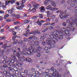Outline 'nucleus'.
Listing matches in <instances>:
<instances>
[{
    "label": "nucleus",
    "instance_id": "obj_1",
    "mask_svg": "<svg viewBox=\"0 0 77 77\" xmlns=\"http://www.w3.org/2000/svg\"><path fill=\"white\" fill-rule=\"evenodd\" d=\"M34 45H35L36 48H37L36 51H35V50H34V46H32L29 47V49L28 50L27 52H26V47L25 48H24V47L23 48V50L22 51V53H21V51H18V53H17L16 51H14L13 52V53L14 55L17 56L18 58H20V54L27 55V54H29V52L30 54H32L33 52V51H37V50L38 51L41 50V48L39 47V44L38 42H35L34 43Z\"/></svg>",
    "mask_w": 77,
    "mask_h": 77
},
{
    "label": "nucleus",
    "instance_id": "obj_2",
    "mask_svg": "<svg viewBox=\"0 0 77 77\" xmlns=\"http://www.w3.org/2000/svg\"><path fill=\"white\" fill-rule=\"evenodd\" d=\"M67 23H68L69 24L67 26V29H71V27H72V26L74 25V23L76 24V23L77 22V20L75 19L74 22V20H73V18H72L70 20V21L69 20H66Z\"/></svg>",
    "mask_w": 77,
    "mask_h": 77
},
{
    "label": "nucleus",
    "instance_id": "obj_3",
    "mask_svg": "<svg viewBox=\"0 0 77 77\" xmlns=\"http://www.w3.org/2000/svg\"><path fill=\"white\" fill-rule=\"evenodd\" d=\"M46 43L49 45L50 46L51 48H54L55 47V41L53 40L51 41V39L50 38H48L46 41Z\"/></svg>",
    "mask_w": 77,
    "mask_h": 77
},
{
    "label": "nucleus",
    "instance_id": "obj_4",
    "mask_svg": "<svg viewBox=\"0 0 77 77\" xmlns=\"http://www.w3.org/2000/svg\"><path fill=\"white\" fill-rule=\"evenodd\" d=\"M60 33H62V32L60 31L56 30V31H54L52 35L51 36V38L53 39V38H54V36H55V37L60 38V37H59V36H58V35H57V34H60Z\"/></svg>",
    "mask_w": 77,
    "mask_h": 77
},
{
    "label": "nucleus",
    "instance_id": "obj_5",
    "mask_svg": "<svg viewBox=\"0 0 77 77\" xmlns=\"http://www.w3.org/2000/svg\"><path fill=\"white\" fill-rule=\"evenodd\" d=\"M51 0H45L44 2V5L47 6V5H49V3H48V2H51V4L52 6H54V7H56V5L55 3L53 2H52Z\"/></svg>",
    "mask_w": 77,
    "mask_h": 77
},
{
    "label": "nucleus",
    "instance_id": "obj_6",
    "mask_svg": "<svg viewBox=\"0 0 77 77\" xmlns=\"http://www.w3.org/2000/svg\"><path fill=\"white\" fill-rule=\"evenodd\" d=\"M26 34H27L28 33V34H32V33H37V34H39L40 32H38V29H36L35 30L34 32H32L30 33V30L28 29L26 30Z\"/></svg>",
    "mask_w": 77,
    "mask_h": 77
},
{
    "label": "nucleus",
    "instance_id": "obj_7",
    "mask_svg": "<svg viewBox=\"0 0 77 77\" xmlns=\"http://www.w3.org/2000/svg\"><path fill=\"white\" fill-rule=\"evenodd\" d=\"M62 30L63 31V34L65 35V36H66L69 33L68 29H66L63 28H62Z\"/></svg>",
    "mask_w": 77,
    "mask_h": 77
},
{
    "label": "nucleus",
    "instance_id": "obj_8",
    "mask_svg": "<svg viewBox=\"0 0 77 77\" xmlns=\"http://www.w3.org/2000/svg\"><path fill=\"white\" fill-rule=\"evenodd\" d=\"M11 68V66L8 65V66H6V65H5L3 66H1L0 68L3 70H6V68H9L10 69V68Z\"/></svg>",
    "mask_w": 77,
    "mask_h": 77
},
{
    "label": "nucleus",
    "instance_id": "obj_9",
    "mask_svg": "<svg viewBox=\"0 0 77 77\" xmlns=\"http://www.w3.org/2000/svg\"><path fill=\"white\" fill-rule=\"evenodd\" d=\"M69 15L68 14H65L64 16L62 14H60V19H62L64 18H66L68 17V16H69Z\"/></svg>",
    "mask_w": 77,
    "mask_h": 77
},
{
    "label": "nucleus",
    "instance_id": "obj_10",
    "mask_svg": "<svg viewBox=\"0 0 77 77\" xmlns=\"http://www.w3.org/2000/svg\"><path fill=\"white\" fill-rule=\"evenodd\" d=\"M9 61L7 62V63L9 64H11V63H15V61L14 60H12V59L11 58H9L8 59Z\"/></svg>",
    "mask_w": 77,
    "mask_h": 77
},
{
    "label": "nucleus",
    "instance_id": "obj_11",
    "mask_svg": "<svg viewBox=\"0 0 77 77\" xmlns=\"http://www.w3.org/2000/svg\"><path fill=\"white\" fill-rule=\"evenodd\" d=\"M18 58L19 59V61H20V60H21L22 62H24V61H25V60H26V58L24 57L21 58V57H20V56H19V58Z\"/></svg>",
    "mask_w": 77,
    "mask_h": 77
},
{
    "label": "nucleus",
    "instance_id": "obj_12",
    "mask_svg": "<svg viewBox=\"0 0 77 77\" xmlns=\"http://www.w3.org/2000/svg\"><path fill=\"white\" fill-rule=\"evenodd\" d=\"M51 71H53L54 72V73H53L52 76H54V75H55V74H54V75H53V74L55 73V74H56V72H56V70L55 69H54V68L52 67L51 69Z\"/></svg>",
    "mask_w": 77,
    "mask_h": 77
},
{
    "label": "nucleus",
    "instance_id": "obj_13",
    "mask_svg": "<svg viewBox=\"0 0 77 77\" xmlns=\"http://www.w3.org/2000/svg\"><path fill=\"white\" fill-rule=\"evenodd\" d=\"M11 47V45H9V44H6L3 46V48L6 49L7 47Z\"/></svg>",
    "mask_w": 77,
    "mask_h": 77
},
{
    "label": "nucleus",
    "instance_id": "obj_14",
    "mask_svg": "<svg viewBox=\"0 0 77 77\" xmlns=\"http://www.w3.org/2000/svg\"><path fill=\"white\" fill-rule=\"evenodd\" d=\"M54 77H61V75L59 74L58 72H56V73H54L53 74V75H54Z\"/></svg>",
    "mask_w": 77,
    "mask_h": 77
},
{
    "label": "nucleus",
    "instance_id": "obj_15",
    "mask_svg": "<svg viewBox=\"0 0 77 77\" xmlns=\"http://www.w3.org/2000/svg\"><path fill=\"white\" fill-rule=\"evenodd\" d=\"M44 21H43L42 20H41V21H39V20H38L37 21V23L38 25H39V26H41L42 23H44Z\"/></svg>",
    "mask_w": 77,
    "mask_h": 77
},
{
    "label": "nucleus",
    "instance_id": "obj_16",
    "mask_svg": "<svg viewBox=\"0 0 77 77\" xmlns=\"http://www.w3.org/2000/svg\"><path fill=\"white\" fill-rule=\"evenodd\" d=\"M52 8V7L50 5L48 6L46 8V9H47V10H50V11H51Z\"/></svg>",
    "mask_w": 77,
    "mask_h": 77
},
{
    "label": "nucleus",
    "instance_id": "obj_17",
    "mask_svg": "<svg viewBox=\"0 0 77 77\" xmlns=\"http://www.w3.org/2000/svg\"><path fill=\"white\" fill-rule=\"evenodd\" d=\"M9 17V15L8 14H5L4 16V19L5 20H6L7 18H8V17Z\"/></svg>",
    "mask_w": 77,
    "mask_h": 77
},
{
    "label": "nucleus",
    "instance_id": "obj_18",
    "mask_svg": "<svg viewBox=\"0 0 77 77\" xmlns=\"http://www.w3.org/2000/svg\"><path fill=\"white\" fill-rule=\"evenodd\" d=\"M44 50H45L46 52L47 53H50V51L48 50V48L45 47V48L44 49Z\"/></svg>",
    "mask_w": 77,
    "mask_h": 77
},
{
    "label": "nucleus",
    "instance_id": "obj_19",
    "mask_svg": "<svg viewBox=\"0 0 77 77\" xmlns=\"http://www.w3.org/2000/svg\"><path fill=\"white\" fill-rule=\"evenodd\" d=\"M14 24L15 25H16V24H21V23H20V22L19 21H17L14 22Z\"/></svg>",
    "mask_w": 77,
    "mask_h": 77
},
{
    "label": "nucleus",
    "instance_id": "obj_20",
    "mask_svg": "<svg viewBox=\"0 0 77 77\" xmlns=\"http://www.w3.org/2000/svg\"><path fill=\"white\" fill-rule=\"evenodd\" d=\"M29 22H30V20H25L24 21V24H28V23H29Z\"/></svg>",
    "mask_w": 77,
    "mask_h": 77
},
{
    "label": "nucleus",
    "instance_id": "obj_21",
    "mask_svg": "<svg viewBox=\"0 0 77 77\" xmlns=\"http://www.w3.org/2000/svg\"><path fill=\"white\" fill-rule=\"evenodd\" d=\"M18 42V40H16V41L15 42H14V44H17V43H18V44H21L22 42Z\"/></svg>",
    "mask_w": 77,
    "mask_h": 77
},
{
    "label": "nucleus",
    "instance_id": "obj_22",
    "mask_svg": "<svg viewBox=\"0 0 77 77\" xmlns=\"http://www.w3.org/2000/svg\"><path fill=\"white\" fill-rule=\"evenodd\" d=\"M16 8L17 9H19V10H22L23 9V7L21 6H19L17 7H16Z\"/></svg>",
    "mask_w": 77,
    "mask_h": 77
},
{
    "label": "nucleus",
    "instance_id": "obj_23",
    "mask_svg": "<svg viewBox=\"0 0 77 77\" xmlns=\"http://www.w3.org/2000/svg\"><path fill=\"white\" fill-rule=\"evenodd\" d=\"M58 9L56 8H53L52 7V8L51 9V11H57V10H58Z\"/></svg>",
    "mask_w": 77,
    "mask_h": 77
},
{
    "label": "nucleus",
    "instance_id": "obj_24",
    "mask_svg": "<svg viewBox=\"0 0 77 77\" xmlns=\"http://www.w3.org/2000/svg\"><path fill=\"white\" fill-rule=\"evenodd\" d=\"M34 6L35 8H37L38 7H39V5L38 4H35L34 5Z\"/></svg>",
    "mask_w": 77,
    "mask_h": 77
},
{
    "label": "nucleus",
    "instance_id": "obj_25",
    "mask_svg": "<svg viewBox=\"0 0 77 77\" xmlns=\"http://www.w3.org/2000/svg\"><path fill=\"white\" fill-rule=\"evenodd\" d=\"M12 12H13V11L11 10H10L8 11V14H12Z\"/></svg>",
    "mask_w": 77,
    "mask_h": 77
},
{
    "label": "nucleus",
    "instance_id": "obj_26",
    "mask_svg": "<svg viewBox=\"0 0 77 77\" xmlns=\"http://www.w3.org/2000/svg\"><path fill=\"white\" fill-rule=\"evenodd\" d=\"M6 37H2L0 36V40H3V39H5Z\"/></svg>",
    "mask_w": 77,
    "mask_h": 77
},
{
    "label": "nucleus",
    "instance_id": "obj_27",
    "mask_svg": "<svg viewBox=\"0 0 77 77\" xmlns=\"http://www.w3.org/2000/svg\"><path fill=\"white\" fill-rule=\"evenodd\" d=\"M13 58H14V60H15V62H16V63H18V60H17V59H16L15 57V56H14Z\"/></svg>",
    "mask_w": 77,
    "mask_h": 77
},
{
    "label": "nucleus",
    "instance_id": "obj_28",
    "mask_svg": "<svg viewBox=\"0 0 77 77\" xmlns=\"http://www.w3.org/2000/svg\"><path fill=\"white\" fill-rule=\"evenodd\" d=\"M61 14H65L66 13V11H61L60 12Z\"/></svg>",
    "mask_w": 77,
    "mask_h": 77
},
{
    "label": "nucleus",
    "instance_id": "obj_29",
    "mask_svg": "<svg viewBox=\"0 0 77 77\" xmlns=\"http://www.w3.org/2000/svg\"><path fill=\"white\" fill-rule=\"evenodd\" d=\"M26 60L27 62H30V61H31V59L29 58H27Z\"/></svg>",
    "mask_w": 77,
    "mask_h": 77
},
{
    "label": "nucleus",
    "instance_id": "obj_30",
    "mask_svg": "<svg viewBox=\"0 0 77 77\" xmlns=\"http://www.w3.org/2000/svg\"><path fill=\"white\" fill-rule=\"evenodd\" d=\"M50 16V11H47V16L48 17H49Z\"/></svg>",
    "mask_w": 77,
    "mask_h": 77
},
{
    "label": "nucleus",
    "instance_id": "obj_31",
    "mask_svg": "<svg viewBox=\"0 0 77 77\" xmlns=\"http://www.w3.org/2000/svg\"><path fill=\"white\" fill-rule=\"evenodd\" d=\"M45 8L44 7H42L41 8V10L42 11H45Z\"/></svg>",
    "mask_w": 77,
    "mask_h": 77
},
{
    "label": "nucleus",
    "instance_id": "obj_32",
    "mask_svg": "<svg viewBox=\"0 0 77 77\" xmlns=\"http://www.w3.org/2000/svg\"><path fill=\"white\" fill-rule=\"evenodd\" d=\"M3 51H2V52H1L0 53V56L2 57V56H3V52H4Z\"/></svg>",
    "mask_w": 77,
    "mask_h": 77
},
{
    "label": "nucleus",
    "instance_id": "obj_33",
    "mask_svg": "<svg viewBox=\"0 0 77 77\" xmlns=\"http://www.w3.org/2000/svg\"><path fill=\"white\" fill-rule=\"evenodd\" d=\"M16 0H11V4H13V3H14L15 2Z\"/></svg>",
    "mask_w": 77,
    "mask_h": 77
},
{
    "label": "nucleus",
    "instance_id": "obj_34",
    "mask_svg": "<svg viewBox=\"0 0 77 77\" xmlns=\"http://www.w3.org/2000/svg\"><path fill=\"white\" fill-rule=\"evenodd\" d=\"M31 11L32 12H35L36 11V8H32L31 10Z\"/></svg>",
    "mask_w": 77,
    "mask_h": 77
},
{
    "label": "nucleus",
    "instance_id": "obj_35",
    "mask_svg": "<svg viewBox=\"0 0 77 77\" xmlns=\"http://www.w3.org/2000/svg\"><path fill=\"white\" fill-rule=\"evenodd\" d=\"M9 30L10 32H13L14 31V29H13L10 28L9 29Z\"/></svg>",
    "mask_w": 77,
    "mask_h": 77
},
{
    "label": "nucleus",
    "instance_id": "obj_36",
    "mask_svg": "<svg viewBox=\"0 0 77 77\" xmlns=\"http://www.w3.org/2000/svg\"><path fill=\"white\" fill-rule=\"evenodd\" d=\"M9 3H10V1H7L5 2V4H6V5H7H7H8L9 4Z\"/></svg>",
    "mask_w": 77,
    "mask_h": 77
},
{
    "label": "nucleus",
    "instance_id": "obj_37",
    "mask_svg": "<svg viewBox=\"0 0 77 77\" xmlns=\"http://www.w3.org/2000/svg\"><path fill=\"white\" fill-rule=\"evenodd\" d=\"M10 21H11V19H8L6 20V22L7 23H9V22H10Z\"/></svg>",
    "mask_w": 77,
    "mask_h": 77
},
{
    "label": "nucleus",
    "instance_id": "obj_38",
    "mask_svg": "<svg viewBox=\"0 0 77 77\" xmlns=\"http://www.w3.org/2000/svg\"><path fill=\"white\" fill-rule=\"evenodd\" d=\"M23 65V63H19L17 65L18 66H21Z\"/></svg>",
    "mask_w": 77,
    "mask_h": 77
},
{
    "label": "nucleus",
    "instance_id": "obj_39",
    "mask_svg": "<svg viewBox=\"0 0 77 77\" xmlns=\"http://www.w3.org/2000/svg\"><path fill=\"white\" fill-rule=\"evenodd\" d=\"M39 17L40 18H43V16L42 14H40L39 15Z\"/></svg>",
    "mask_w": 77,
    "mask_h": 77
},
{
    "label": "nucleus",
    "instance_id": "obj_40",
    "mask_svg": "<svg viewBox=\"0 0 77 77\" xmlns=\"http://www.w3.org/2000/svg\"><path fill=\"white\" fill-rule=\"evenodd\" d=\"M32 19H34V20H36L37 19V17L36 16H34L32 17Z\"/></svg>",
    "mask_w": 77,
    "mask_h": 77
},
{
    "label": "nucleus",
    "instance_id": "obj_41",
    "mask_svg": "<svg viewBox=\"0 0 77 77\" xmlns=\"http://www.w3.org/2000/svg\"><path fill=\"white\" fill-rule=\"evenodd\" d=\"M26 2V0H22V2L23 4L25 3Z\"/></svg>",
    "mask_w": 77,
    "mask_h": 77
},
{
    "label": "nucleus",
    "instance_id": "obj_42",
    "mask_svg": "<svg viewBox=\"0 0 77 77\" xmlns=\"http://www.w3.org/2000/svg\"><path fill=\"white\" fill-rule=\"evenodd\" d=\"M4 13H5L4 11H0V14H4Z\"/></svg>",
    "mask_w": 77,
    "mask_h": 77
},
{
    "label": "nucleus",
    "instance_id": "obj_43",
    "mask_svg": "<svg viewBox=\"0 0 77 77\" xmlns=\"http://www.w3.org/2000/svg\"><path fill=\"white\" fill-rule=\"evenodd\" d=\"M63 25L64 26H66V23L65 22H64L63 24Z\"/></svg>",
    "mask_w": 77,
    "mask_h": 77
},
{
    "label": "nucleus",
    "instance_id": "obj_44",
    "mask_svg": "<svg viewBox=\"0 0 77 77\" xmlns=\"http://www.w3.org/2000/svg\"><path fill=\"white\" fill-rule=\"evenodd\" d=\"M3 59H5V60H7V57H6V56H4L3 57Z\"/></svg>",
    "mask_w": 77,
    "mask_h": 77
},
{
    "label": "nucleus",
    "instance_id": "obj_45",
    "mask_svg": "<svg viewBox=\"0 0 77 77\" xmlns=\"http://www.w3.org/2000/svg\"><path fill=\"white\" fill-rule=\"evenodd\" d=\"M3 73L4 74H6V75L8 74V72L6 71H4L3 72Z\"/></svg>",
    "mask_w": 77,
    "mask_h": 77
},
{
    "label": "nucleus",
    "instance_id": "obj_46",
    "mask_svg": "<svg viewBox=\"0 0 77 77\" xmlns=\"http://www.w3.org/2000/svg\"><path fill=\"white\" fill-rule=\"evenodd\" d=\"M19 17H20V15L18 14L17 15V16L15 17L16 18H19Z\"/></svg>",
    "mask_w": 77,
    "mask_h": 77
},
{
    "label": "nucleus",
    "instance_id": "obj_47",
    "mask_svg": "<svg viewBox=\"0 0 77 77\" xmlns=\"http://www.w3.org/2000/svg\"><path fill=\"white\" fill-rule=\"evenodd\" d=\"M51 18L52 19H54L55 18V16L54 15H53L51 17Z\"/></svg>",
    "mask_w": 77,
    "mask_h": 77
},
{
    "label": "nucleus",
    "instance_id": "obj_48",
    "mask_svg": "<svg viewBox=\"0 0 77 77\" xmlns=\"http://www.w3.org/2000/svg\"><path fill=\"white\" fill-rule=\"evenodd\" d=\"M1 7H2V8H5V6H4V4H1Z\"/></svg>",
    "mask_w": 77,
    "mask_h": 77
},
{
    "label": "nucleus",
    "instance_id": "obj_49",
    "mask_svg": "<svg viewBox=\"0 0 77 77\" xmlns=\"http://www.w3.org/2000/svg\"><path fill=\"white\" fill-rule=\"evenodd\" d=\"M16 32H15V31H13V35H16Z\"/></svg>",
    "mask_w": 77,
    "mask_h": 77
},
{
    "label": "nucleus",
    "instance_id": "obj_50",
    "mask_svg": "<svg viewBox=\"0 0 77 77\" xmlns=\"http://www.w3.org/2000/svg\"><path fill=\"white\" fill-rule=\"evenodd\" d=\"M5 28H6L7 29H9V26H6Z\"/></svg>",
    "mask_w": 77,
    "mask_h": 77
},
{
    "label": "nucleus",
    "instance_id": "obj_51",
    "mask_svg": "<svg viewBox=\"0 0 77 77\" xmlns=\"http://www.w3.org/2000/svg\"><path fill=\"white\" fill-rule=\"evenodd\" d=\"M41 56V54L39 53H37V57H40V56Z\"/></svg>",
    "mask_w": 77,
    "mask_h": 77
},
{
    "label": "nucleus",
    "instance_id": "obj_52",
    "mask_svg": "<svg viewBox=\"0 0 77 77\" xmlns=\"http://www.w3.org/2000/svg\"><path fill=\"white\" fill-rule=\"evenodd\" d=\"M27 6H28V8H31V5L29 4Z\"/></svg>",
    "mask_w": 77,
    "mask_h": 77
},
{
    "label": "nucleus",
    "instance_id": "obj_53",
    "mask_svg": "<svg viewBox=\"0 0 77 77\" xmlns=\"http://www.w3.org/2000/svg\"><path fill=\"white\" fill-rule=\"evenodd\" d=\"M15 29H17L19 28V26H17L15 27Z\"/></svg>",
    "mask_w": 77,
    "mask_h": 77
},
{
    "label": "nucleus",
    "instance_id": "obj_54",
    "mask_svg": "<svg viewBox=\"0 0 77 77\" xmlns=\"http://www.w3.org/2000/svg\"><path fill=\"white\" fill-rule=\"evenodd\" d=\"M42 45H45V43L44 42H42Z\"/></svg>",
    "mask_w": 77,
    "mask_h": 77
},
{
    "label": "nucleus",
    "instance_id": "obj_55",
    "mask_svg": "<svg viewBox=\"0 0 77 77\" xmlns=\"http://www.w3.org/2000/svg\"><path fill=\"white\" fill-rule=\"evenodd\" d=\"M47 22H50V19L48 18L46 20Z\"/></svg>",
    "mask_w": 77,
    "mask_h": 77
},
{
    "label": "nucleus",
    "instance_id": "obj_56",
    "mask_svg": "<svg viewBox=\"0 0 77 77\" xmlns=\"http://www.w3.org/2000/svg\"><path fill=\"white\" fill-rule=\"evenodd\" d=\"M1 31V32H4V29H1L0 30Z\"/></svg>",
    "mask_w": 77,
    "mask_h": 77
},
{
    "label": "nucleus",
    "instance_id": "obj_57",
    "mask_svg": "<svg viewBox=\"0 0 77 77\" xmlns=\"http://www.w3.org/2000/svg\"><path fill=\"white\" fill-rule=\"evenodd\" d=\"M4 4V8H5L6 6H7V5L6 4V3H3V4Z\"/></svg>",
    "mask_w": 77,
    "mask_h": 77
},
{
    "label": "nucleus",
    "instance_id": "obj_58",
    "mask_svg": "<svg viewBox=\"0 0 77 77\" xmlns=\"http://www.w3.org/2000/svg\"><path fill=\"white\" fill-rule=\"evenodd\" d=\"M16 4L17 5H18V6H19V5H20V3L18 2H16Z\"/></svg>",
    "mask_w": 77,
    "mask_h": 77
},
{
    "label": "nucleus",
    "instance_id": "obj_59",
    "mask_svg": "<svg viewBox=\"0 0 77 77\" xmlns=\"http://www.w3.org/2000/svg\"><path fill=\"white\" fill-rule=\"evenodd\" d=\"M12 15L13 16V17H15L16 16V14H13Z\"/></svg>",
    "mask_w": 77,
    "mask_h": 77
},
{
    "label": "nucleus",
    "instance_id": "obj_60",
    "mask_svg": "<svg viewBox=\"0 0 77 77\" xmlns=\"http://www.w3.org/2000/svg\"><path fill=\"white\" fill-rule=\"evenodd\" d=\"M71 6L72 7H73V6H75V5L74 4H71Z\"/></svg>",
    "mask_w": 77,
    "mask_h": 77
},
{
    "label": "nucleus",
    "instance_id": "obj_61",
    "mask_svg": "<svg viewBox=\"0 0 77 77\" xmlns=\"http://www.w3.org/2000/svg\"><path fill=\"white\" fill-rule=\"evenodd\" d=\"M3 42H0V45H3Z\"/></svg>",
    "mask_w": 77,
    "mask_h": 77
},
{
    "label": "nucleus",
    "instance_id": "obj_62",
    "mask_svg": "<svg viewBox=\"0 0 77 77\" xmlns=\"http://www.w3.org/2000/svg\"><path fill=\"white\" fill-rule=\"evenodd\" d=\"M35 69H32L31 70L32 71V72H34V71H35Z\"/></svg>",
    "mask_w": 77,
    "mask_h": 77
},
{
    "label": "nucleus",
    "instance_id": "obj_63",
    "mask_svg": "<svg viewBox=\"0 0 77 77\" xmlns=\"http://www.w3.org/2000/svg\"><path fill=\"white\" fill-rule=\"evenodd\" d=\"M27 14H23V17H27Z\"/></svg>",
    "mask_w": 77,
    "mask_h": 77
},
{
    "label": "nucleus",
    "instance_id": "obj_64",
    "mask_svg": "<svg viewBox=\"0 0 77 77\" xmlns=\"http://www.w3.org/2000/svg\"><path fill=\"white\" fill-rule=\"evenodd\" d=\"M3 18V17L2 16H0V20H2Z\"/></svg>",
    "mask_w": 77,
    "mask_h": 77
}]
</instances>
